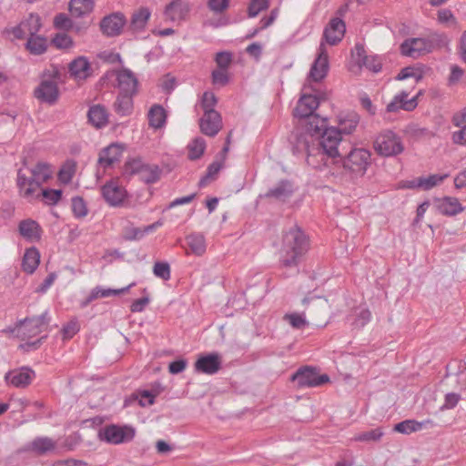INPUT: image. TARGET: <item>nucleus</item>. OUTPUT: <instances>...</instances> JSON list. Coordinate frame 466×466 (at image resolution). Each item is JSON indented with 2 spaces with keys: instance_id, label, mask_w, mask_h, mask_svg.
I'll use <instances>...</instances> for the list:
<instances>
[{
  "instance_id": "obj_1",
  "label": "nucleus",
  "mask_w": 466,
  "mask_h": 466,
  "mask_svg": "<svg viewBox=\"0 0 466 466\" xmlns=\"http://www.w3.org/2000/svg\"><path fill=\"white\" fill-rule=\"evenodd\" d=\"M309 249V238L300 228L293 226L283 234L279 261L284 267H296Z\"/></svg>"
},
{
  "instance_id": "obj_2",
  "label": "nucleus",
  "mask_w": 466,
  "mask_h": 466,
  "mask_svg": "<svg viewBox=\"0 0 466 466\" xmlns=\"http://www.w3.org/2000/svg\"><path fill=\"white\" fill-rule=\"evenodd\" d=\"M52 177V170L49 165L39 162L27 176L23 169H19L16 177V186L20 197L31 202L39 199V188Z\"/></svg>"
},
{
  "instance_id": "obj_3",
  "label": "nucleus",
  "mask_w": 466,
  "mask_h": 466,
  "mask_svg": "<svg viewBox=\"0 0 466 466\" xmlns=\"http://www.w3.org/2000/svg\"><path fill=\"white\" fill-rule=\"evenodd\" d=\"M448 38L443 34L432 33L427 37L409 38L400 45L403 56L412 58L420 57L433 51L437 47L445 46Z\"/></svg>"
},
{
  "instance_id": "obj_4",
  "label": "nucleus",
  "mask_w": 466,
  "mask_h": 466,
  "mask_svg": "<svg viewBox=\"0 0 466 466\" xmlns=\"http://www.w3.org/2000/svg\"><path fill=\"white\" fill-rule=\"evenodd\" d=\"M340 142V132L336 127L325 128L322 133L315 138L316 157H319L320 161H322L325 156L330 158L339 157V146Z\"/></svg>"
},
{
  "instance_id": "obj_5",
  "label": "nucleus",
  "mask_w": 466,
  "mask_h": 466,
  "mask_svg": "<svg viewBox=\"0 0 466 466\" xmlns=\"http://www.w3.org/2000/svg\"><path fill=\"white\" fill-rule=\"evenodd\" d=\"M375 151L382 157H395L404 151L401 137L390 129L382 130L373 142Z\"/></svg>"
},
{
  "instance_id": "obj_6",
  "label": "nucleus",
  "mask_w": 466,
  "mask_h": 466,
  "mask_svg": "<svg viewBox=\"0 0 466 466\" xmlns=\"http://www.w3.org/2000/svg\"><path fill=\"white\" fill-rule=\"evenodd\" d=\"M136 429L131 425L109 424L98 431L97 437L101 441L112 445H119L133 441Z\"/></svg>"
},
{
  "instance_id": "obj_7",
  "label": "nucleus",
  "mask_w": 466,
  "mask_h": 466,
  "mask_svg": "<svg viewBox=\"0 0 466 466\" xmlns=\"http://www.w3.org/2000/svg\"><path fill=\"white\" fill-rule=\"evenodd\" d=\"M48 323L49 319L46 311L38 317L24 319L16 325L12 332L22 340H26L43 332L47 328Z\"/></svg>"
},
{
  "instance_id": "obj_8",
  "label": "nucleus",
  "mask_w": 466,
  "mask_h": 466,
  "mask_svg": "<svg viewBox=\"0 0 466 466\" xmlns=\"http://www.w3.org/2000/svg\"><path fill=\"white\" fill-rule=\"evenodd\" d=\"M291 144L295 154L305 153L309 165L317 167L319 160H315V138L314 134H306L303 131L297 130L291 137Z\"/></svg>"
},
{
  "instance_id": "obj_9",
  "label": "nucleus",
  "mask_w": 466,
  "mask_h": 466,
  "mask_svg": "<svg viewBox=\"0 0 466 466\" xmlns=\"http://www.w3.org/2000/svg\"><path fill=\"white\" fill-rule=\"evenodd\" d=\"M370 151L364 148H355L349 153L343 166L354 176L362 177L370 165Z\"/></svg>"
},
{
  "instance_id": "obj_10",
  "label": "nucleus",
  "mask_w": 466,
  "mask_h": 466,
  "mask_svg": "<svg viewBox=\"0 0 466 466\" xmlns=\"http://www.w3.org/2000/svg\"><path fill=\"white\" fill-rule=\"evenodd\" d=\"M302 91L303 94L293 112L294 116L299 119L315 115L314 112L319 105V98L317 95L310 93L311 91L315 92L312 86L305 84Z\"/></svg>"
},
{
  "instance_id": "obj_11",
  "label": "nucleus",
  "mask_w": 466,
  "mask_h": 466,
  "mask_svg": "<svg viewBox=\"0 0 466 466\" xmlns=\"http://www.w3.org/2000/svg\"><path fill=\"white\" fill-rule=\"evenodd\" d=\"M329 67L328 51L325 42L321 41L318 51V56L310 67L306 84H308V86H312V83L320 82L326 77Z\"/></svg>"
},
{
  "instance_id": "obj_12",
  "label": "nucleus",
  "mask_w": 466,
  "mask_h": 466,
  "mask_svg": "<svg viewBox=\"0 0 466 466\" xmlns=\"http://www.w3.org/2000/svg\"><path fill=\"white\" fill-rule=\"evenodd\" d=\"M291 380L296 381L299 388H312L320 386L329 380L328 375H318L311 368L299 369L292 375Z\"/></svg>"
},
{
  "instance_id": "obj_13",
  "label": "nucleus",
  "mask_w": 466,
  "mask_h": 466,
  "mask_svg": "<svg viewBox=\"0 0 466 466\" xmlns=\"http://www.w3.org/2000/svg\"><path fill=\"white\" fill-rule=\"evenodd\" d=\"M352 56L360 66H365L374 73H378L381 69L380 57L374 55H366V51L361 45L358 44L355 46Z\"/></svg>"
},
{
  "instance_id": "obj_14",
  "label": "nucleus",
  "mask_w": 466,
  "mask_h": 466,
  "mask_svg": "<svg viewBox=\"0 0 466 466\" xmlns=\"http://www.w3.org/2000/svg\"><path fill=\"white\" fill-rule=\"evenodd\" d=\"M40 17L35 14H30L25 20L12 29L14 36L17 39L24 38L25 35H34L40 30Z\"/></svg>"
},
{
  "instance_id": "obj_15",
  "label": "nucleus",
  "mask_w": 466,
  "mask_h": 466,
  "mask_svg": "<svg viewBox=\"0 0 466 466\" xmlns=\"http://www.w3.org/2000/svg\"><path fill=\"white\" fill-rule=\"evenodd\" d=\"M101 191L105 200L112 207L121 205L127 197L126 189L116 181L105 184Z\"/></svg>"
},
{
  "instance_id": "obj_16",
  "label": "nucleus",
  "mask_w": 466,
  "mask_h": 466,
  "mask_svg": "<svg viewBox=\"0 0 466 466\" xmlns=\"http://www.w3.org/2000/svg\"><path fill=\"white\" fill-rule=\"evenodd\" d=\"M35 376V371L32 369L22 367L6 373L5 379L15 388H25L32 382Z\"/></svg>"
},
{
  "instance_id": "obj_17",
  "label": "nucleus",
  "mask_w": 466,
  "mask_h": 466,
  "mask_svg": "<svg viewBox=\"0 0 466 466\" xmlns=\"http://www.w3.org/2000/svg\"><path fill=\"white\" fill-rule=\"evenodd\" d=\"M221 368V360L218 353L199 356L195 362V370L198 373L215 374Z\"/></svg>"
},
{
  "instance_id": "obj_18",
  "label": "nucleus",
  "mask_w": 466,
  "mask_h": 466,
  "mask_svg": "<svg viewBox=\"0 0 466 466\" xmlns=\"http://www.w3.org/2000/svg\"><path fill=\"white\" fill-rule=\"evenodd\" d=\"M200 130L209 137L216 136L222 128V119L218 112H205L199 120Z\"/></svg>"
},
{
  "instance_id": "obj_19",
  "label": "nucleus",
  "mask_w": 466,
  "mask_h": 466,
  "mask_svg": "<svg viewBox=\"0 0 466 466\" xmlns=\"http://www.w3.org/2000/svg\"><path fill=\"white\" fill-rule=\"evenodd\" d=\"M345 30V23L340 18L335 17L325 27L323 39L330 46L337 45L341 41Z\"/></svg>"
},
{
  "instance_id": "obj_20",
  "label": "nucleus",
  "mask_w": 466,
  "mask_h": 466,
  "mask_svg": "<svg viewBox=\"0 0 466 466\" xmlns=\"http://www.w3.org/2000/svg\"><path fill=\"white\" fill-rule=\"evenodd\" d=\"M410 93L401 91L395 95L392 100L387 105L386 111L389 113H396L400 109L411 111L417 106L416 96L409 98Z\"/></svg>"
},
{
  "instance_id": "obj_21",
  "label": "nucleus",
  "mask_w": 466,
  "mask_h": 466,
  "mask_svg": "<svg viewBox=\"0 0 466 466\" xmlns=\"http://www.w3.org/2000/svg\"><path fill=\"white\" fill-rule=\"evenodd\" d=\"M125 23L126 20L122 14L114 13L102 19L100 28L107 36H115L120 34Z\"/></svg>"
},
{
  "instance_id": "obj_22",
  "label": "nucleus",
  "mask_w": 466,
  "mask_h": 466,
  "mask_svg": "<svg viewBox=\"0 0 466 466\" xmlns=\"http://www.w3.org/2000/svg\"><path fill=\"white\" fill-rule=\"evenodd\" d=\"M189 10V4L187 1L175 0L167 5L165 15L167 19L179 23L187 18Z\"/></svg>"
},
{
  "instance_id": "obj_23",
  "label": "nucleus",
  "mask_w": 466,
  "mask_h": 466,
  "mask_svg": "<svg viewBox=\"0 0 466 466\" xmlns=\"http://www.w3.org/2000/svg\"><path fill=\"white\" fill-rule=\"evenodd\" d=\"M116 79L121 94L133 96L137 92V80L129 69L119 70L116 74Z\"/></svg>"
},
{
  "instance_id": "obj_24",
  "label": "nucleus",
  "mask_w": 466,
  "mask_h": 466,
  "mask_svg": "<svg viewBox=\"0 0 466 466\" xmlns=\"http://www.w3.org/2000/svg\"><path fill=\"white\" fill-rule=\"evenodd\" d=\"M35 96L46 103H54L58 97V87L53 80H43L35 91Z\"/></svg>"
},
{
  "instance_id": "obj_25",
  "label": "nucleus",
  "mask_w": 466,
  "mask_h": 466,
  "mask_svg": "<svg viewBox=\"0 0 466 466\" xmlns=\"http://www.w3.org/2000/svg\"><path fill=\"white\" fill-rule=\"evenodd\" d=\"M123 153V147L113 143L105 147L99 154L98 163L105 168L109 167L115 162L119 161Z\"/></svg>"
},
{
  "instance_id": "obj_26",
  "label": "nucleus",
  "mask_w": 466,
  "mask_h": 466,
  "mask_svg": "<svg viewBox=\"0 0 466 466\" xmlns=\"http://www.w3.org/2000/svg\"><path fill=\"white\" fill-rule=\"evenodd\" d=\"M435 206L440 213L446 216H455L464 209L459 199L453 197L436 199Z\"/></svg>"
},
{
  "instance_id": "obj_27",
  "label": "nucleus",
  "mask_w": 466,
  "mask_h": 466,
  "mask_svg": "<svg viewBox=\"0 0 466 466\" xmlns=\"http://www.w3.org/2000/svg\"><path fill=\"white\" fill-rule=\"evenodd\" d=\"M91 71L90 63L85 56H79L69 64V72L77 81L86 80Z\"/></svg>"
},
{
  "instance_id": "obj_28",
  "label": "nucleus",
  "mask_w": 466,
  "mask_h": 466,
  "mask_svg": "<svg viewBox=\"0 0 466 466\" xmlns=\"http://www.w3.org/2000/svg\"><path fill=\"white\" fill-rule=\"evenodd\" d=\"M448 177V174H433L429 177H420L408 182V187L410 188H421L423 190H429L432 187L441 184L443 180Z\"/></svg>"
},
{
  "instance_id": "obj_29",
  "label": "nucleus",
  "mask_w": 466,
  "mask_h": 466,
  "mask_svg": "<svg viewBox=\"0 0 466 466\" xmlns=\"http://www.w3.org/2000/svg\"><path fill=\"white\" fill-rule=\"evenodd\" d=\"M20 235L29 241H38L41 238V228L39 224L33 219H25L18 226Z\"/></svg>"
},
{
  "instance_id": "obj_30",
  "label": "nucleus",
  "mask_w": 466,
  "mask_h": 466,
  "mask_svg": "<svg viewBox=\"0 0 466 466\" xmlns=\"http://www.w3.org/2000/svg\"><path fill=\"white\" fill-rule=\"evenodd\" d=\"M360 122V116L356 112H343L338 116L339 128L340 135L351 134Z\"/></svg>"
},
{
  "instance_id": "obj_31",
  "label": "nucleus",
  "mask_w": 466,
  "mask_h": 466,
  "mask_svg": "<svg viewBox=\"0 0 466 466\" xmlns=\"http://www.w3.org/2000/svg\"><path fill=\"white\" fill-rule=\"evenodd\" d=\"M303 123L301 124L304 127L306 134H314V138L319 137L322 131L326 128V119L319 117L318 115H312L301 118Z\"/></svg>"
},
{
  "instance_id": "obj_32",
  "label": "nucleus",
  "mask_w": 466,
  "mask_h": 466,
  "mask_svg": "<svg viewBox=\"0 0 466 466\" xmlns=\"http://www.w3.org/2000/svg\"><path fill=\"white\" fill-rule=\"evenodd\" d=\"M89 122L96 128H101L108 123V113L101 105L92 106L87 113Z\"/></svg>"
},
{
  "instance_id": "obj_33",
  "label": "nucleus",
  "mask_w": 466,
  "mask_h": 466,
  "mask_svg": "<svg viewBox=\"0 0 466 466\" xmlns=\"http://www.w3.org/2000/svg\"><path fill=\"white\" fill-rule=\"evenodd\" d=\"M132 286H134V283L125 287V288H122V289H104L102 287H96L95 289H93L88 296V298L86 299V300L83 303V306H86L89 302H91L92 300H95V299H97L99 298H106V297H109V296H116V295H120V294H123L125 292H127Z\"/></svg>"
},
{
  "instance_id": "obj_34",
  "label": "nucleus",
  "mask_w": 466,
  "mask_h": 466,
  "mask_svg": "<svg viewBox=\"0 0 466 466\" xmlns=\"http://www.w3.org/2000/svg\"><path fill=\"white\" fill-rule=\"evenodd\" d=\"M93 0H71L69 2V10L72 15L81 17L90 14L94 9Z\"/></svg>"
},
{
  "instance_id": "obj_35",
  "label": "nucleus",
  "mask_w": 466,
  "mask_h": 466,
  "mask_svg": "<svg viewBox=\"0 0 466 466\" xmlns=\"http://www.w3.org/2000/svg\"><path fill=\"white\" fill-rule=\"evenodd\" d=\"M40 254L35 248L26 249L23 258V268L27 273L32 274L39 265Z\"/></svg>"
},
{
  "instance_id": "obj_36",
  "label": "nucleus",
  "mask_w": 466,
  "mask_h": 466,
  "mask_svg": "<svg viewBox=\"0 0 466 466\" xmlns=\"http://www.w3.org/2000/svg\"><path fill=\"white\" fill-rule=\"evenodd\" d=\"M190 251L197 255L202 256L206 252V241L203 235L199 233L190 234L186 238Z\"/></svg>"
},
{
  "instance_id": "obj_37",
  "label": "nucleus",
  "mask_w": 466,
  "mask_h": 466,
  "mask_svg": "<svg viewBox=\"0 0 466 466\" xmlns=\"http://www.w3.org/2000/svg\"><path fill=\"white\" fill-rule=\"evenodd\" d=\"M115 111L120 116H128L132 112L133 100L132 95L119 94L114 104Z\"/></svg>"
},
{
  "instance_id": "obj_38",
  "label": "nucleus",
  "mask_w": 466,
  "mask_h": 466,
  "mask_svg": "<svg viewBox=\"0 0 466 466\" xmlns=\"http://www.w3.org/2000/svg\"><path fill=\"white\" fill-rule=\"evenodd\" d=\"M292 194L291 184L288 181H281L277 186L268 190L266 197L274 198L279 200H286Z\"/></svg>"
},
{
  "instance_id": "obj_39",
  "label": "nucleus",
  "mask_w": 466,
  "mask_h": 466,
  "mask_svg": "<svg viewBox=\"0 0 466 466\" xmlns=\"http://www.w3.org/2000/svg\"><path fill=\"white\" fill-rule=\"evenodd\" d=\"M56 447V441L49 437H37L31 442V449L38 454H44L53 451Z\"/></svg>"
},
{
  "instance_id": "obj_40",
  "label": "nucleus",
  "mask_w": 466,
  "mask_h": 466,
  "mask_svg": "<svg viewBox=\"0 0 466 466\" xmlns=\"http://www.w3.org/2000/svg\"><path fill=\"white\" fill-rule=\"evenodd\" d=\"M166 112L159 105H154L148 112L149 126L154 128H160L166 122Z\"/></svg>"
},
{
  "instance_id": "obj_41",
  "label": "nucleus",
  "mask_w": 466,
  "mask_h": 466,
  "mask_svg": "<svg viewBox=\"0 0 466 466\" xmlns=\"http://www.w3.org/2000/svg\"><path fill=\"white\" fill-rule=\"evenodd\" d=\"M26 49L33 55L38 56L46 52V39L37 35H31L26 42Z\"/></svg>"
},
{
  "instance_id": "obj_42",
  "label": "nucleus",
  "mask_w": 466,
  "mask_h": 466,
  "mask_svg": "<svg viewBox=\"0 0 466 466\" xmlns=\"http://www.w3.org/2000/svg\"><path fill=\"white\" fill-rule=\"evenodd\" d=\"M150 11L146 7L139 8L132 15L131 27L134 31H141L146 26L149 17Z\"/></svg>"
},
{
  "instance_id": "obj_43",
  "label": "nucleus",
  "mask_w": 466,
  "mask_h": 466,
  "mask_svg": "<svg viewBox=\"0 0 466 466\" xmlns=\"http://www.w3.org/2000/svg\"><path fill=\"white\" fill-rule=\"evenodd\" d=\"M384 432L381 428L373 429L356 434L351 441L362 442H376L380 440Z\"/></svg>"
},
{
  "instance_id": "obj_44",
  "label": "nucleus",
  "mask_w": 466,
  "mask_h": 466,
  "mask_svg": "<svg viewBox=\"0 0 466 466\" xmlns=\"http://www.w3.org/2000/svg\"><path fill=\"white\" fill-rule=\"evenodd\" d=\"M160 170L156 165L145 164L140 174L138 175L140 179L144 182L150 184L158 180Z\"/></svg>"
},
{
  "instance_id": "obj_45",
  "label": "nucleus",
  "mask_w": 466,
  "mask_h": 466,
  "mask_svg": "<svg viewBox=\"0 0 466 466\" xmlns=\"http://www.w3.org/2000/svg\"><path fill=\"white\" fill-rule=\"evenodd\" d=\"M423 422H419L413 420H406L394 426V430L402 434H410L412 432L420 431L423 427Z\"/></svg>"
},
{
  "instance_id": "obj_46",
  "label": "nucleus",
  "mask_w": 466,
  "mask_h": 466,
  "mask_svg": "<svg viewBox=\"0 0 466 466\" xmlns=\"http://www.w3.org/2000/svg\"><path fill=\"white\" fill-rule=\"evenodd\" d=\"M206 148V142L202 137H197L192 140L191 143L188 144V157L190 159H198L199 158Z\"/></svg>"
},
{
  "instance_id": "obj_47",
  "label": "nucleus",
  "mask_w": 466,
  "mask_h": 466,
  "mask_svg": "<svg viewBox=\"0 0 466 466\" xmlns=\"http://www.w3.org/2000/svg\"><path fill=\"white\" fill-rule=\"evenodd\" d=\"M354 316L351 325L355 329H361L370 320L371 313L366 308H359L355 310Z\"/></svg>"
},
{
  "instance_id": "obj_48",
  "label": "nucleus",
  "mask_w": 466,
  "mask_h": 466,
  "mask_svg": "<svg viewBox=\"0 0 466 466\" xmlns=\"http://www.w3.org/2000/svg\"><path fill=\"white\" fill-rule=\"evenodd\" d=\"M40 198H43L46 205L54 206L58 203L61 198L62 191L59 189H42L39 188Z\"/></svg>"
},
{
  "instance_id": "obj_49",
  "label": "nucleus",
  "mask_w": 466,
  "mask_h": 466,
  "mask_svg": "<svg viewBox=\"0 0 466 466\" xmlns=\"http://www.w3.org/2000/svg\"><path fill=\"white\" fill-rule=\"evenodd\" d=\"M71 207L74 216L77 218H83L88 213L86 204L80 197H75L72 198Z\"/></svg>"
},
{
  "instance_id": "obj_50",
  "label": "nucleus",
  "mask_w": 466,
  "mask_h": 466,
  "mask_svg": "<svg viewBox=\"0 0 466 466\" xmlns=\"http://www.w3.org/2000/svg\"><path fill=\"white\" fill-rule=\"evenodd\" d=\"M269 6L268 0H250L248 7V17L257 16L259 12L268 9Z\"/></svg>"
},
{
  "instance_id": "obj_51",
  "label": "nucleus",
  "mask_w": 466,
  "mask_h": 466,
  "mask_svg": "<svg viewBox=\"0 0 466 466\" xmlns=\"http://www.w3.org/2000/svg\"><path fill=\"white\" fill-rule=\"evenodd\" d=\"M284 319L294 329H302L308 322L304 314L289 313L284 316Z\"/></svg>"
},
{
  "instance_id": "obj_52",
  "label": "nucleus",
  "mask_w": 466,
  "mask_h": 466,
  "mask_svg": "<svg viewBox=\"0 0 466 466\" xmlns=\"http://www.w3.org/2000/svg\"><path fill=\"white\" fill-rule=\"evenodd\" d=\"M133 400H138L141 407L152 405L155 400V395L149 390H144L132 395Z\"/></svg>"
},
{
  "instance_id": "obj_53",
  "label": "nucleus",
  "mask_w": 466,
  "mask_h": 466,
  "mask_svg": "<svg viewBox=\"0 0 466 466\" xmlns=\"http://www.w3.org/2000/svg\"><path fill=\"white\" fill-rule=\"evenodd\" d=\"M153 273L156 277L167 280L170 279V267L167 262H156L153 267Z\"/></svg>"
},
{
  "instance_id": "obj_54",
  "label": "nucleus",
  "mask_w": 466,
  "mask_h": 466,
  "mask_svg": "<svg viewBox=\"0 0 466 466\" xmlns=\"http://www.w3.org/2000/svg\"><path fill=\"white\" fill-rule=\"evenodd\" d=\"M217 104V98L211 92H205L201 100V107L205 112H217L214 110V106Z\"/></svg>"
},
{
  "instance_id": "obj_55",
  "label": "nucleus",
  "mask_w": 466,
  "mask_h": 466,
  "mask_svg": "<svg viewBox=\"0 0 466 466\" xmlns=\"http://www.w3.org/2000/svg\"><path fill=\"white\" fill-rule=\"evenodd\" d=\"M145 163L140 158H134L125 165V173L129 175H139Z\"/></svg>"
},
{
  "instance_id": "obj_56",
  "label": "nucleus",
  "mask_w": 466,
  "mask_h": 466,
  "mask_svg": "<svg viewBox=\"0 0 466 466\" xmlns=\"http://www.w3.org/2000/svg\"><path fill=\"white\" fill-rule=\"evenodd\" d=\"M52 43L59 49H66L73 45L72 38L65 33L57 34L53 38Z\"/></svg>"
},
{
  "instance_id": "obj_57",
  "label": "nucleus",
  "mask_w": 466,
  "mask_h": 466,
  "mask_svg": "<svg viewBox=\"0 0 466 466\" xmlns=\"http://www.w3.org/2000/svg\"><path fill=\"white\" fill-rule=\"evenodd\" d=\"M460 127V130L452 133V142L458 145H466V120L462 121V125H454Z\"/></svg>"
},
{
  "instance_id": "obj_58",
  "label": "nucleus",
  "mask_w": 466,
  "mask_h": 466,
  "mask_svg": "<svg viewBox=\"0 0 466 466\" xmlns=\"http://www.w3.org/2000/svg\"><path fill=\"white\" fill-rule=\"evenodd\" d=\"M438 21L441 24L455 25L456 18L450 9H441L438 11Z\"/></svg>"
},
{
  "instance_id": "obj_59",
  "label": "nucleus",
  "mask_w": 466,
  "mask_h": 466,
  "mask_svg": "<svg viewBox=\"0 0 466 466\" xmlns=\"http://www.w3.org/2000/svg\"><path fill=\"white\" fill-rule=\"evenodd\" d=\"M229 5V0H208V7L211 11L220 14L225 11Z\"/></svg>"
},
{
  "instance_id": "obj_60",
  "label": "nucleus",
  "mask_w": 466,
  "mask_h": 466,
  "mask_svg": "<svg viewBox=\"0 0 466 466\" xmlns=\"http://www.w3.org/2000/svg\"><path fill=\"white\" fill-rule=\"evenodd\" d=\"M216 63L219 69H227L231 63V55L228 52H219L216 56Z\"/></svg>"
},
{
  "instance_id": "obj_61",
  "label": "nucleus",
  "mask_w": 466,
  "mask_h": 466,
  "mask_svg": "<svg viewBox=\"0 0 466 466\" xmlns=\"http://www.w3.org/2000/svg\"><path fill=\"white\" fill-rule=\"evenodd\" d=\"M221 167H222V163H220V162L216 161V162H213L212 164H210L209 167H208L207 176L199 181V185L205 186L206 180L208 178H212L215 175H217L219 172V170L221 169Z\"/></svg>"
},
{
  "instance_id": "obj_62",
  "label": "nucleus",
  "mask_w": 466,
  "mask_h": 466,
  "mask_svg": "<svg viewBox=\"0 0 466 466\" xmlns=\"http://www.w3.org/2000/svg\"><path fill=\"white\" fill-rule=\"evenodd\" d=\"M461 396L457 393H448L445 395V400L441 410L453 409L459 402Z\"/></svg>"
},
{
  "instance_id": "obj_63",
  "label": "nucleus",
  "mask_w": 466,
  "mask_h": 466,
  "mask_svg": "<svg viewBox=\"0 0 466 466\" xmlns=\"http://www.w3.org/2000/svg\"><path fill=\"white\" fill-rule=\"evenodd\" d=\"M212 78L214 84L220 86H225L228 81L226 69L214 70L212 73Z\"/></svg>"
},
{
  "instance_id": "obj_64",
  "label": "nucleus",
  "mask_w": 466,
  "mask_h": 466,
  "mask_svg": "<svg viewBox=\"0 0 466 466\" xmlns=\"http://www.w3.org/2000/svg\"><path fill=\"white\" fill-rule=\"evenodd\" d=\"M145 236L144 228H130L126 231V239L138 240Z\"/></svg>"
}]
</instances>
